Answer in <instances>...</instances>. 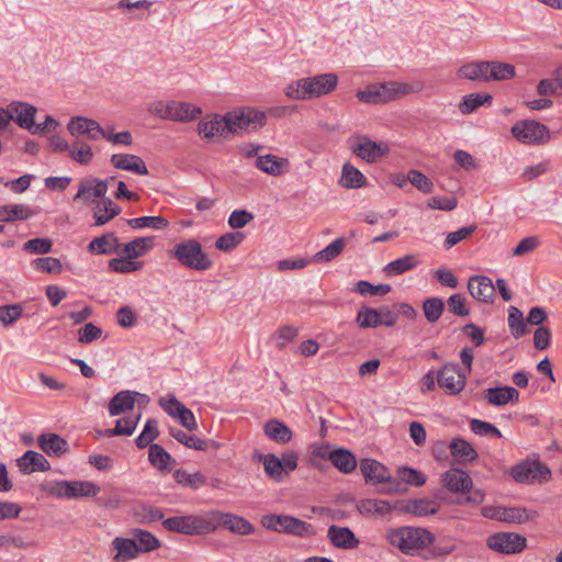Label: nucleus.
Returning a JSON list of instances; mask_svg holds the SVG:
<instances>
[{"label": "nucleus", "instance_id": "nucleus-1", "mask_svg": "<svg viewBox=\"0 0 562 562\" xmlns=\"http://www.w3.org/2000/svg\"><path fill=\"white\" fill-rule=\"evenodd\" d=\"M266 125V114L255 108H240L224 115L209 114L198 124V133L204 138L227 137L240 131H257Z\"/></svg>", "mask_w": 562, "mask_h": 562}, {"label": "nucleus", "instance_id": "nucleus-2", "mask_svg": "<svg viewBox=\"0 0 562 562\" xmlns=\"http://www.w3.org/2000/svg\"><path fill=\"white\" fill-rule=\"evenodd\" d=\"M423 89V82L389 81L369 85L364 90H358L356 97L363 103L383 104L403 95L420 92Z\"/></svg>", "mask_w": 562, "mask_h": 562}, {"label": "nucleus", "instance_id": "nucleus-3", "mask_svg": "<svg viewBox=\"0 0 562 562\" xmlns=\"http://www.w3.org/2000/svg\"><path fill=\"white\" fill-rule=\"evenodd\" d=\"M338 77L333 72L301 78L292 81L285 89L286 97L295 100H310L333 92Z\"/></svg>", "mask_w": 562, "mask_h": 562}, {"label": "nucleus", "instance_id": "nucleus-4", "mask_svg": "<svg viewBox=\"0 0 562 562\" xmlns=\"http://www.w3.org/2000/svg\"><path fill=\"white\" fill-rule=\"evenodd\" d=\"M386 538L393 547L406 554L413 550L424 549L435 540V536L427 529L406 526L391 529Z\"/></svg>", "mask_w": 562, "mask_h": 562}, {"label": "nucleus", "instance_id": "nucleus-5", "mask_svg": "<svg viewBox=\"0 0 562 562\" xmlns=\"http://www.w3.org/2000/svg\"><path fill=\"white\" fill-rule=\"evenodd\" d=\"M169 255L181 266L192 270L205 271L213 265V261L203 251L201 244L193 238L177 244L169 250Z\"/></svg>", "mask_w": 562, "mask_h": 562}, {"label": "nucleus", "instance_id": "nucleus-6", "mask_svg": "<svg viewBox=\"0 0 562 562\" xmlns=\"http://www.w3.org/2000/svg\"><path fill=\"white\" fill-rule=\"evenodd\" d=\"M162 526L168 531L186 536L207 535L214 531V526L210 524L207 515L173 516L164 519Z\"/></svg>", "mask_w": 562, "mask_h": 562}, {"label": "nucleus", "instance_id": "nucleus-7", "mask_svg": "<svg viewBox=\"0 0 562 562\" xmlns=\"http://www.w3.org/2000/svg\"><path fill=\"white\" fill-rule=\"evenodd\" d=\"M510 132L518 142L528 145H542L551 137L549 128L535 120L518 121L512 126Z\"/></svg>", "mask_w": 562, "mask_h": 562}, {"label": "nucleus", "instance_id": "nucleus-8", "mask_svg": "<svg viewBox=\"0 0 562 562\" xmlns=\"http://www.w3.org/2000/svg\"><path fill=\"white\" fill-rule=\"evenodd\" d=\"M261 522L267 529L277 532H284L299 537L313 533V527L311 524L293 516L270 514L263 516Z\"/></svg>", "mask_w": 562, "mask_h": 562}, {"label": "nucleus", "instance_id": "nucleus-9", "mask_svg": "<svg viewBox=\"0 0 562 562\" xmlns=\"http://www.w3.org/2000/svg\"><path fill=\"white\" fill-rule=\"evenodd\" d=\"M510 476L517 483L547 482L551 477L548 465L539 460H522L510 469Z\"/></svg>", "mask_w": 562, "mask_h": 562}, {"label": "nucleus", "instance_id": "nucleus-10", "mask_svg": "<svg viewBox=\"0 0 562 562\" xmlns=\"http://www.w3.org/2000/svg\"><path fill=\"white\" fill-rule=\"evenodd\" d=\"M465 382L467 374L457 362H447L437 372L438 385L449 395L459 394Z\"/></svg>", "mask_w": 562, "mask_h": 562}, {"label": "nucleus", "instance_id": "nucleus-11", "mask_svg": "<svg viewBox=\"0 0 562 562\" xmlns=\"http://www.w3.org/2000/svg\"><path fill=\"white\" fill-rule=\"evenodd\" d=\"M47 491L58 497L78 498L95 496L100 492V487L88 481H58Z\"/></svg>", "mask_w": 562, "mask_h": 562}, {"label": "nucleus", "instance_id": "nucleus-12", "mask_svg": "<svg viewBox=\"0 0 562 562\" xmlns=\"http://www.w3.org/2000/svg\"><path fill=\"white\" fill-rule=\"evenodd\" d=\"M486 546L498 553L517 554L527 547V539L515 532H496L487 538Z\"/></svg>", "mask_w": 562, "mask_h": 562}, {"label": "nucleus", "instance_id": "nucleus-13", "mask_svg": "<svg viewBox=\"0 0 562 562\" xmlns=\"http://www.w3.org/2000/svg\"><path fill=\"white\" fill-rule=\"evenodd\" d=\"M207 516L210 524L214 526V531L218 527L223 526L229 531L238 535H250L254 532L252 525L240 516L222 513L218 510L210 512Z\"/></svg>", "mask_w": 562, "mask_h": 562}, {"label": "nucleus", "instance_id": "nucleus-14", "mask_svg": "<svg viewBox=\"0 0 562 562\" xmlns=\"http://www.w3.org/2000/svg\"><path fill=\"white\" fill-rule=\"evenodd\" d=\"M351 151L367 162H375L386 156L389 149L382 147L368 136L362 135L359 136L358 142L351 146Z\"/></svg>", "mask_w": 562, "mask_h": 562}, {"label": "nucleus", "instance_id": "nucleus-15", "mask_svg": "<svg viewBox=\"0 0 562 562\" xmlns=\"http://www.w3.org/2000/svg\"><path fill=\"white\" fill-rule=\"evenodd\" d=\"M443 486L452 493L465 494L473 485L472 477L468 472L451 468L441 475Z\"/></svg>", "mask_w": 562, "mask_h": 562}, {"label": "nucleus", "instance_id": "nucleus-16", "mask_svg": "<svg viewBox=\"0 0 562 562\" xmlns=\"http://www.w3.org/2000/svg\"><path fill=\"white\" fill-rule=\"evenodd\" d=\"M359 467L368 484H383L390 481L389 469L374 459H361Z\"/></svg>", "mask_w": 562, "mask_h": 562}, {"label": "nucleus", "instance_id": "nucleus-17", "mask_svg": "<svg viewBox=\"0 0 562 562\" xmlns=\"http://www.w3.org/2000/svg\"><path fill=\"white\" fill-rule=\"evenodd\" d=\"M468 290L470 294L480 302H493L495 288L492 280L486 276L471 277L468 281Z\"/></svg>", "mask_w": 562, "mask_h": 562}, {"label": "nucleus", "instance_id": "nucleus-18", "mask_svg": "<svg viewBox=\"0 0 562 562\" xmlns=\"http://www.w3.org/2000/svg\"><path fill=\"white\" fill-rule=\"evenodd\" d=\"M331 544L338 549H356L359 546V540L353 531L348 527H338L335 525L329 526L327 531Z\"/></svg>", "mask_w": 562, "mask_h": 562}, {"label": "nucleus", "instance_id": "nucleus-19", "mask_svg": "<svg viewBox=\"0 0 562 562\" xmlns=\"http://www.w3.org/2000/svg\"><path fill=\"white\" fill-rule=\"evenodd\" d=\"M18 467L23 474H30L36 471H47L50 464L47 459L37 451L27 450L16 460Z\"/></svg>", "mask_w": 562, "mask_h": 562}, {"label": "nucleus", "instance_id": "nucleus-20", "mask_svg": "<svg viewBox=\"0 0 562 562\" xmlns=\"http://www.w3.org/2000/svg\"><path fill=\"white\" fill-rule=\"evenodd\" d=\"M484 398L494 406H504L508 403H517L519 401V392L513 386L490 387L484 392Z\"/></svg>", "mask_w": 562, "mask_h": 562}, {"label": "nucleus", "instance_id": "nucleus-21", "mask_svg": "<svg viewBox=\"0 0 562 562\" xmlns=\"http://www.w3.org/2000/svg\"><path fill=\"white\" fill-rule=\"evenodd\" d=\"M148 461L160 473H169L176 464V460L171 454L158 443L149 445Z\"/></svg>", "mask_w": 562, "mask_h": 562}, {"label": "nucleus", "instance_id": "nucleus-22", "mask_svg": "<svg viewBox=\"0 0 562 562\" xmlns=\"http://www.w3.org/2000/svg\"><path fill=\"white\" fill-rule=\"evenodd\" d=\"M38 447L48 456L60 457L69 451L68 442L57 434L47 432L37 437Z\"/></svg>", "mask_w": 562, "mask_h": 562}, {"label": "nucleus", "instance_id": "nucleus-23", "mask_svg": "<svg viewBox=\"0 0 562 562\" xmlns=\"http://www.w3.org/2000/svg\"><path fill=\"white\" fill-rule=\"evenodd\" d=\"M10 109L12 111L13 120L15 123L24 130L29 132L34 125V117L37 112V109L29 103L13 101L10 103Z\"/></svg>", "mask_w": 562, "mask_h": 562}, {"label": "nucleus", "instance_id": "nucleus-24", "mask_svg": "<svg viewBox=\"0 0 562 562\" xmlns=\"http://www.w3.org/2000/svg\"><path fill=\"white\" fill-rule=\"evenodd\" d=\"M35 215L30 205L23 203H9L0 205V223L27 221Z\"/></svg>", "mask_w": 562, "mask_h": 562}, {"label": "nucleus", "instance_id": "nucleus-25", "mask_svg": "<svg viewBox=\"0 0 562 562\" xmlns=\"http://www.w3.org/2000/svg\"><path fill=\"white\" fill-rule=\"evenodd\" d=\"M140 395L136 391H120L110 401L108 409L111 416L121 415L127 411H132L135 405V397Z\"/></svg>", "mask_w": 562, "mask_h": 562}, {"label": "nucleus", "instance_id": "nucleus-26", "mask_svg": "<svg viewBox=\"0 0 562 562\" xmlns=\"http://www.w3.org/2000/svg\"><path fill=\"white\" fill-rule=\"evenodd\" d=\"M328 460L344 474L353 472L357 468L355 454L346 448H337L330 451Z\"/></svg>", "mask_w": 562, "mask_h": 562}, {"label": "nucleus", "instance_id": "nucleus-27", "mask_svg": "<svg viewBox=\"0 0 562 562\" xmlns=\"http://www.w3.org/2000/svg\"><path fill=\"white\" fill-rule=\"evenodd\" d=\"M121 213V207L110 198H103L95 202L93 218L95 226H102Z\"/></svg>", "mask_w": 562, "mask_h": 562}, {"label": "nucleus", "instance_id": "nucleus-28", "mask_svg": "<svg viewBox=\"0 0 562 562\" xmlns=\"http://www.w3.org/2000/svg\"><path fill=\"white\" fill-rule=\"evenodd\" d=\"M453 458L461 464H468L479 458L473 446L463 438H454L449 445Z\"/></svg>", "mask_w": 562, "mask_h": 562}, {"label": "nucleus", "instance_id": "nucleus-29", "mask_svg": "<svg viewBox=\"0 0 562 562\" xmlns=\"http://www.w3.org/2000/svg\"><path fill=\"white\" fill-rule=\"evenodd\" d=\"M487 67V60L471 61L462 65L457 70V76L471 81L488 82Z\"/></svg>", "mask_w": 562, "mask_h": 562}, {"label": "nucleus", "instance_id": "nucleus-30", "mask_svg": "<svg viewBox=\"0 0 562 562\" xmlns=\"http://www.w3.org/2000/svg\"><path fill=\"white\" fill-rule=\"evenodd\" d=\"M112 546L116 550V554L113 558L115 562L134 559L140 552V546L134 539L115 538L112 541Z\"/></svg>", "mask_w": 562, "mask_h": 562}, {"label": "nucleus", "instance_id": "nucleus-31", "mask_svg": "<svg viewBox=\"0 0 562 562\" xmlns=\"http://www.w3.org/2000/svg\"><path fill=\"white\" fill-rule=\"evenodd\" d=\"M265 435L277 443H286L292 439V430L279 419H269L263 425Z\"/></svg>", "mask_w": 562, "mask_h": 562}, {"label": "nucleus", "instance_id": "nucleus-32", "mask_svg": "<svg viewBox=\"0 0 562 562\" xmlns=\"http://www.w3.org/2000/svg\"><path fill=\"white\" fill-rule=\"evenodd\" d=\"M289 165L285 158H278L274 155L268 154L257 156L256 167L267 175L280 176L284 172L283 168Z\"/></svg>", "mask_w": 562, "mask_h": 562}, {"label": "nucleus", "instance_id": "nucleus-33", "mask_svg": "<svg viewBox=\"0 0 562 562\" xmlns=\"http://www.w3.org/2000/svg\"><path fill=\"white\" fill-rule=\"evenodd\" d=\"M170 108V120L178 122H189L195 120L202 113L201 108L187 102L171 101Z\"/></svg>", "mask_w": 562, "mask_h": 562}, {"label": "nucleus", "instance_id": "nucleus-34", "mask_svg": "<svg viewBox=\"0 0 562 562\" xmlns=\"http://www.w3.org/2000/svg\"><path fill=\"white\" fill-rule=\"evenodd\" d=\"M341 187L347 189L362 188L367 183L364 175L350 162H345L341 170V178L339 180Z\"/></svg>", "mask_w": 562, "mask_h": 562}, {"label": "nucleus", "instance_id": "nucleus-35", "mask_svg": "<svg viewBox=\"0 0 562 562\" xmlns=\"http://www.w3.org/2000/svg\"><path fill=\"white\" fill-rule=\"evenodd\" d=\"M120 248L119 240L114 233L104 234L95 237L89 244V249L97 254L110 255L117 252Z\"/></svg>", "mask_w": 562, "mask_h": 562}, {"label": "nucleus", "instance_id": "nucleus-36", "mask_svg": "<svg viewBox=\"0 0 562 562\" xmlns=\"http://www.w3.org/2000/svg\"><path fill=\"white\" fill-rule=\"evenodd\" d=\"M487 65L488 81H503L512 79L516 76L515 66L512 64L492 60L487 61Z\"/></svg>", "mask_w": 562, "mask_h": 562}, {"label": "nucleus", "instance_id": "nucleus-37", "mask_svg": "<svg viewBox=\"0 0 562 562\" xmlns=\"http://www.w3.org/2000/svg\"><path fill=\"white\" fill-rule=\"evenodd\" d=\"M258 459L263 464L266 474L276 482H281L284 479L282 471L281 460L274 453H260Z\"/></svg>", "mask_w": 562, "mask_h": 562}, {"label": "nucleus", "instance_id": "nucleus-38", "mask_svg": "<svg viewBox=\"0 0 562 562\" xmlns=\"http://www.w3.org/2000/svg\"><path fill=\"white\" fill-rule=\"evenodd\" d=\"M346 247V239L344 237L336 238L333 243L324 249L317 251L311 261L314 262H328L337 258Z\"/></svg>", "mask_w": 562, "mask_h": 562}, {"label": "nucleus", "instance_id": "nucleus-39", "mask_svg": "<svg viewBox=\"0 0 562 562\" xmlns=\"http://www.w3.org/2000/svg\"><path fill=\"white\" fill-rule=\"evenodd\" d=\"M169 434L172 438H175L178 442L182 443L187 448L199 451L207 450V443L205 442V440L200 439L194 435H190L175 427H170Z\"/></svg>", "mask_w": 562, "mask_h": 562}, {"label": "nucleus", "instance_id": "nucleus-40", "mask_svg": "<svg viewBox=\"0 0 562 562\" xmlns=\"http://www.w3.org/2000/svg\"><path fill=\"white\" fill-rule=\"evenodd\" d=\"M493 97L490 93H470L462 98L459 110L462 114H470L485 103H491Z\"/></svg>", "mask_w": 562, "mask_h": 562}, {"label": "nucleus", "instance_id": "nucleus-41", "mask_svg": "<svg viewBox=\"0 0 562 562\" xmlns=\"http://www.w3.org/2000/svg\"><path fill=\"white\" fill-rule=\"evenodd\" d=\"M356 322L360 328H376L382 325L378 308L361 306L358 311Z\"/></svg>", "mask_w": 562, "mask_h": 562}, {"label": "nucleus", "instance_id": "nucleus-42", "mask_svg": "<svg viewBox=\"0 0 562 562\" xmlns=\"http://www.w3.org/2000/svg\"><path fill=\"white\" fill-rule=\"evenodd\" d=\"M416 266V257L409 254L402 258L391 261L383 268V271L389 276H400L408 270L414 269Z\"/></svg>", "mask_w": 562, "mask_h": 562}, {"label": "nucleus", "instance_id": "nucleus-43", "mask_svg": "<svg viewBox=\"0 0 562 562\" xmlns=\"http://www.w3.org/2000/svg\"><path fill=\"white\" fill-rule=\"evenodd\" d=\"M69 157L86 166L90 164L93 157L92 148L86 142L76 139L69 148Z\"/></svg>", "mask_w": 562, "mask_h": 562}, {"label": "nucleus", "instance_id": "nucleus-44", "mask_svg": "<svg viewBox=\"0 0 562 562\" xmlns=\"http://www.w3.org/2000/svg\"><path fill=\"white\" fill-rule=\"evenodd\" d=\"M425 318L429 323H436L445 311V302L441 297H428L423 302Z\"/></svg>", "mask_w": 562, "mask_h": 562}, {"label": "nucleus", "instance_id": "nucleus-45", "mask_svg": "<svg viewBox=\"0 0 562 562\" xmlns=\"http://www.w3.org/2000/svg\"><path fill=\"white\" fill-rule=\"evenodd\" d=\"M508 327L515 338H520L527 333L526 323L524 321L522 312L516 307L508 308Z\"/></svg>", "mask_w": 562, "mask_h": 562}, {"label": "nucleus", "instance_id": "nucleus-46", "mask_svg": "<svg viewBox=\"0 0 562 562\" xmlns=\"http://www.w3.org/2000/svg\"><path fill=\"white\" fill-rule=\"evenodd\" d=\"M535 512H529L526 508L521 507H504L502 510L501 521L504 522H516L522 524L528 520H531L535 517Z\"/></svg>", "mask_w": 562, "mask_h": 562}, {"label": "nucleus", "instance_id": "nucleus-47", "mask_svg": "<svg viewBox=\"0 0 562 562\" xmlns=\"http://www.w3.org/2000/svg\"><path fill=\"white\" fill-rule=\"evenodd\" d=\"M138 157L134 155L114 154L111 157L112 165L121 170L133 171L140 175V162Z\"/></svg>", "mask_w": 562, "mask_h": 562}, {"label": "nucleus", "instance_id": "nucleus-48", "mask_svg": "<svg viewBox=\"0 0 562 562\" xmlns=\"http://www.w3.org/2000/svg\"><path fill=\"white\" fill-rule=\"evenodd\" d=\"M470 429L473 434L482 437L501 438V430L493 424L477 418L470 419Z\"/></svg>", "mask_w": 562, "mask_h": 562}, {"label": "nucleus", "instance_id": "nucleus-49", "mask_svg": "<svg viewBox=\"0 0 562 562\" xmlns=\"http://www.w3.org/2000/svg\"><path fill=\"white\" fill-rule=\"evenodd\" d=\"M245 239L243 232H229L220 236L215 241V247L221 251H231L235 249Z\"/></svg>", "mask_w": 562, "mask_h": 562}, {"label": "nucleus", "instance_id": "nucleus-50", "mask_svg": "<svg viewBox=\"0 0 562 562\" xmlns=\"http://www.w3.org/2000/svg\"><path fill=\"white\" fill-rule=\"evenodd\" d=\"M176 482L183 486H189L193 490H198L205 483V477L200 473H188L182 469H178L173 472Z\"/></svg>", "mask_w": 562, "mask_h": 562}, {"label": "nucleus", "instance_id": "nucleus-51", "mask_svg": "<svg viewBox=\"0 0 562 562\" xmlns=\"http://www.w3.org/2000/svg\"><path fill=\"white\" fill-rule=\"evenodd\" d=\"M392 290L390 284H378L374 285L366 280H359L356 282L353 291L361 295H385Z\"/></svg>", "mask_w": 562, "mask_h": 562}, {"label": "nucleus", "instance_id": "nucleus-52", "mask_svg": "<svg viewBox=\"0 0 562 562\" xmlns=\"http://www.w3.org/2000/svg\"><path fill=\"white\" fill-rule=\"evenodd\" d=\"M397 476L403 484L423 486L426 483V476L420 471L408 467L398 468Z\"/></svg>", "mask_w": 562, "mask_h": 562}, {"label": "nucleus", "instance_id": "nucleus-53", "mask_svg": "<svg viewBox=\"0 0 562 562\" xmlns=\"http://www.w3.org/2000/svg\"><path fill=\"white\" fill-rule=\"evenodd\" d=\"M140 419V413L135 418H120L115 423V427L106 430V436L131 435L136 428L137 422Z\"/></svg>", "mask_w": 562, "mask_h": 562}, {"label": "nucleus", "instance_id": "nucleus-54", "mask_svg": "<svg viewBox=\"0 0 562 562\" xmlns=\"http://www.w3.org/2000/svg\"><path fill=\"white\" fill-rule=\"evenodd\" d=\"M406 180H409L417 190L423 193H431L434 189L432 181L423 172L412 169L406 175Z\"/></svg>", "mask_w": 562, "mask_h": 562}, {"label": "nucleus", "instance_id": "nucleus-55", "mask_svg": "<svg viewBox=\"0 0 562 562\" xmlns=\"http://www.w3.org/2000/svg\"><path fill=\"white\" fill-rule=\"evenodd\" d=\"M439 509L434 501L428 498L412 499V515L423 517L427 515H435Z\"/></svg>", "mask_w": 562, "mask_h": 562}, {"label": "nucleus", "instance_id": "nucleus-56", "mask_svg": "<svg viewBox=\"0 0 562 562\" xmlns=\"http://www.w3.org/2000/svg\"><path fill=\"white\" fill-rule=\"evenodd\" d=\"M477 229V225L473 224L470 226L461 227L456 232H451L447 235L443 246L446 249H450L456 246L461 240L469 238L475 231Z\"/></svg>", "mask_w": 562, "mask_h": 562}, {"label": "nucleus", "instance_id": "nucleus-57", "mask_svg": "<svg viewBox=\"0 0 562 562\" xmlns=\"http://www.w3.org/2000/svg\"><path fill=\"white\" fill-rule=\"evenodd\" d=\"M90 125H93L91 119L75 116L68 122L67 128L74 137L79 139L80 136L88 134Z\"/></svg>", "mask_w": 562, "mask_h": 562}, {"label": "nucleus", "instance_id": "nucleus-58", "mask_svg": "<svg viewBox=\"0 0 562 562\" xmlns=\"http://www.w3.org/2000/svg\"><path fill=\"white\" fill-rule=\"evenodd\" d=\"M53 241L49 238H33L24 243L23 250L30 254L45 255L52 250Z\"/></svg>", "mask_w": 562, "mask_h": 562}, {"label": "nucleus", "instance_id": "nucleus-59", "mask_svg": "<svg viewBox=\"0 0 562 562\" xmlns=\"http://www.w3.org/2000/svg\"><path fill=\"white\" fill-rule=\"evenodd\" d=\"M33 266L36 270L47 273H60L61 262L57 258L53 257H41L33 261Z\"/></svg>", "mask_w": 562, "mask_h": 562}, {"label": "nucleus", "instance_id": "nucleus-60", "mask_svg": "<svg viewBox=\"0 0 562 562\" xmlns=\"http://www.w3.org/2000/svg\"><path fill=\"white\" fill-rule=\"evenodd\" d=\"M23 308L20 304H9L0 306V322L4 325H11L22 316Z\"/></svg>", "mask_w": 562, "mask_h": 562}, {"label": "nucleus", "instance_id": "nucleus-61", "mask_svg": "<svg viewBox=\"0 0 562 562\" xmlns=\"http://www.w3.org/2000/svg\"><path fill=\"white\" fill-rule=\"evenodd\" d=\"M448 310L457 316H468L470 310L467 306V299L460 293H456L448 299Z\"/></svg>", "mask_w": 562, "mask_h": 562}, {"label": "nucleus", "instance_id": "nucleus-62", "mask_svg": "<svg viewBox=\"0 0 562 562\" xmlns=\"http://www.w3.org/2000/svg\"><path fill=\"white\" fill-rule=\"evenodd\" d=\"M254 217V214L247 210H235L228 217V225L233 229H240L251 222Z\"/></svg>", "mask_w": 562, "mask_h": 562}, {"label": "nucleus", "instance_id": "nucleus-63", "mask_svg": "<svg viewBox=\"0 0 562 562\" xmlns=\"http://www.w3.org/2000/svg\"><path fill=\"white\" fill-rule=\"evenodd\" d=\"M32 178L33 176L31 175H23L14 180H5L3 177H0V184L10 188L14 193H22L31 186Z\"/></svg>", "mask_w": 562, "mask_h": 562}, {"label": "nucleus", "instance_id": "nucleus-64", "mask_svg": "<svg viewBox=\"0 0 562 562\" xmlns=\"http://www.w3.org/2000/svg\"><path fill=\"white\" fill-rule=\"evenodd\" d=\"M111 270L121 273H127L136 271L139 268V263L128 258H113L109 262Z\"/></svg>", "mask_w": 562, "mask_h": 562}]
</instances>
